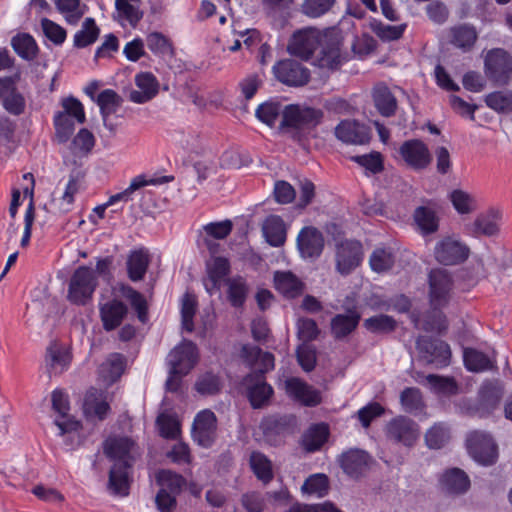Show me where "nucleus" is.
Here are the masks:
<instances>
[{
  "label": "nucleus",
  "instance_id": "nucleus-50",
  "mask_svg": "<svg viewBox=\"0 0 512 512\" xmlns=\"http://www.w3.org/2000/svg\"><path fill=\"white\" fill-rule=\"evenodd\" d=\"M448 199L460 215L470 214L475 210L474 197L462 189L452 190L448 195Z\"/></svg>",
  "mask_w": 512,
  "mask_h": 512
},
{
  "label": "nucleus",
  "instance_id": "nucleus-43",
  "mask_svg": "<svg viewBox=\"0 0 512 512\" xmlns=\"http://www.w3.org/2000/svg\"><path fill=\"white\" fill-rule=\"evenodd\" d=\"M149 265V257L144 250L134 251L127 261L128 276L132 281H140L145 276Z\"/></svg>",
  "mask_w": 512,
  "mask_h": 512
},
{
  "label": "nucleus",
  "instance_id": "nucleus-34",
  "mask_svg": "<svg viewBox=\"0 0 512 512\" xmlns=\"http://www.w3.org/2000/svg\"><path fill=\"white\" fill-rule=\"evenodd\" d=\"M373 101L378 112L384 117H391L397 109V100L385 84H377L373 89Z\"/></svg>",
  "mask_w": 512,
  "mask_h": 512
},
{
  "label": "nucleus",
  "instance_id": "nucleus-6",
  "mask_svg": "<svg viewBox=\"0 0 512 512\" xmlns=\"http://www.w3.org/2000/svg\"><path fill=\"white\" fill-rule=\"evenodd\" d=\"M487 78L497 86H505L512 77V57L502 48L489 50L484 59Z\"/></svg>",
  "mask_w": 512,
  "mask_h": 512
},
{
  "label": "nucleus",
  "instance_id": "nucleus-30",
  "mask_svg": "<svg viewBox=\"0 0 512 512\" xmlns=\"http://www.w3.org/2000/svg\"><path fill=\"white\" fill-rule=\"evenodd\" d=\"M141 2L133 1H115L116 16L115 19L122 26L127 24L136 28L144 16V11L140 7Z\"/></svg>",
  "mask_w": 512,
  "mask_h": 512
},
{
  "label": "nucleus",
  "instance_id": "nucleus-36",
  "mask_svg": "<svg viewBox=\"0 0 512 512\" xmlns=\"http://www.w3.org/2000/svg\"><path fill=\"white\" fill-rule=\"evenodd\" d=\"M284 107L280 101L271 98L260 105L255 110V117L261 123L274 127L281 116L283 119Z\"/></svg>",
  "mask_w": 512,
  "mask_h": 512
},
{
  "label": "nucleus",
  "instance_id": "nucleus-10",
  "mask_svg": "<svg viewBox=\"0 0 512 512\" xmlns=\"http://www.w3.org/2000/svg\"><path fill=\"white\" fill-rule=\"evenodd\" d=\"M469 455L479 464L492 465L497 459V446L492 437L484 432L474 431L467 438Z\"/></svg>",
  "mask_w": 512,
  "mask_h": 512
},
{
  "label": "nucleus",
  "instance_id": "nucleus-63",
  "mask_svg": "<svg viewBox=\"0 0 512 512\" xmlns=\"http://www.w3.org/2000/svg\"><path fill=\"white\" fill-rule=\"evenodd\" d=\"M41 27L45 36L55 45H61L66 40V30L54 21L43 18L41 20Z\"/></svg>",
  "mask_w": 512,
  "mask_h": 512
},
{
  "label": "nucleus",
  "instance_id": "nucleus-58",
  "mask_svg": "<svg viewBox=\"0 0 512 512\" xmlns=\"http://www.w3.org/2000/svg\"><path fill=\"white\" fill-rule=\"evenodd\" d=\"M47 364L55 372H62L70 363V357L66 351L57 344H51L47 348Z\"/></svg>",
  "mask_w": 512,
  "mask_h": 512
},
{
  "label": "nucleus",
  "instance_id": "nucleus-62",
  "mask_svg": "<svg viewBox=\"0 0 512 512\" xmlns=\"http://www.w3.org/2000/svg\"><path fill=\"white\" fill-rule=\"evenodd\" d=\"M195 389L201 395H214L221 389L220 378L212 373L200 376L195 383Z\"/></svg>",
  "mask_w": 512,
  "mask_h": 512
},
{
  "label": "nucleus",
  "instance_id": "nucleus-37",
  "mask_svg": "<svg viewBox=\"0 0 512 512\" xmlns=\"http://www.w3.org/2000/svg\"><path fill=\"white\" fill-rule=\"evenodd\" d=\"M11 46L15 53L26 61L34 60L39 52L36 40L29 33H17L11 38Z\"/></svg>",
  "mask_w": 512,
  "mask_h": 512
},
{
  "label": "nucleus",
  "instance_id": "nucleus-32",
  "mask_svg": "<svg viewBox=\"0 0 512 512\" xmlns=\"http://www.w3.org/2000/svg\"><path fill=\"white\" fill-rule=\"evenodd\" d=\"M442 488L451 494H463L470 487V480L467 474L459 469L447 470L440 479Z\"/></svg>",
  "mask_w": 512,
  "mask_h": 512
},
{
  "label": "nucleus",
  "instance_id": "nucleus-3",
  "mask_svg": "<svg viewBox=\"0 0 512 512\" xmlns=\"http://www.w3.org/2000/svg\"><path fill=\"white\" fill-rule=\"evenodd\" d=\"M324 118V112L320 108L302 104H289L284 107L281 128L294 129L293 138L303 144L307 135H310Z\"/></svg>",
  "mask_w": 512,
  "mask_h": 512
},
{
  "label": "nucleus",
  "instance_id": "nucleus-12",
  "mask_svg": "<svg viewBox=\"0 0 512 512\" xmlns=\"http://www.w3.org/2000/svg\"><path fill=\"white\" fill-rule=\"evenodd\" d=\"M416 348L427 363L433 364L437 368L448 366L450 363V346L442 340L420 336L416 341Z\"/></svg>",
  "mask_w": 512,
  "mask_h": 512
},
{
  "label": "nucleus",
  "instance_id": "nucleus-41",
  "mask_svg": "<svg viewBox=\"0 0 512 512\" xmlns=\"http://www.w3.org/2000/svg\"><path fill=\"white\" fill-rule=\"evenodd\" d=\"M100 29L96 25L95 19L88 17L79 31L74 34L73 46L76 48H85L95 43L99 37Z\"/></svg>",
  "mask_w": 512,
  "mask_h": 512
},
{
  "label": "nucleus",
  "instance_id": "nucleus-2",
  "mask_svg": "<svg viewBox=\"0 0 512 512\" xmlns=\"http://www.w3.org/2000/svg\"><path fill=\"white\" fill-rule=\"evenodd\" d=\"M429 284V303L433 315V320L429 323L431 330L442 332L447 328L446 316L442 313L452 297L453 279L451 274L442 268L432 269L428 274Z\"/></svg>",
  "mask_w": 512,
  "mask_h": 512
},
{
  "label": "nucleus",
  "instance_id": "nucleus-57",
  "mask_svg": "<svg viewBox=\"0 0 512 512\" xmlns=\"http://www.w3.org/2000/svg\"><path fill=\"white\" fill-rule=\"evenodd\" d=\"M364 327L372 333H389L395 330L396 321L389 315H376L365 319Z\"/></svg>",
  "mask_w": 512,
  "mask_h": 512
},
{
  "label": "nucleus",
  "instance_id": "nucleus-8",
  "mask_svg": "<svg viewBox=\"0 0 512 512\" xmlns=\"http://www.w3.org/2000/svg\"><path fill=\"white\" fill-rule=\"evenodd\" d=\"M172 180L173 176L147 178L144 174L137 175L131 180L129 186L125 190L110 196L106 203L96 206L93 209V213L96 214L99 219H104L108 207L115 205L118 202H128L132 200V196L135 191L148 185H161L169 183Z\"/></svg>",
  "mask_w": 512,
  "mask_h": 512
},
{
  "label": "nucleus",
  "instance_id": "nucleus-13",
  "mask_svg": "<svg viewBox=\"0 0 512 512\" xmlns=\"http://www.w3.org/2000/svg\"><path fill=\"white\" fill-rule=\"evenodd\" d=\"M192 439L203 448H210L217 438V417L211 410L198 412L194 418Z\"/></svg>",
  "mask_w": 512,
  "mask_h": 512
},
{
  "label": "nucleus",
  "instance_id": "nucleus-46",
  "mask_svg": "<svg viewBox=\"0 0 512 512\" xmlns=\"http://www.w3.org/2000/svg\"><path fill=\"white\" fill-rule=\"evenodd\" d=\"M157 482L160 485V490L179 495L186 485L185 478L170 470H161L157 474Z\"/></svg>",
  "mask_w": 512,
  "mask_h": 512
},
{
  "label": "nucleus",
  "instance_id": "nucleus-44",
  "mask_svg": "<svg viewBox=\"0 0 512 512\" xmlns=\"http://www.w3.org/2000/svg\"><path fill=\"white\" fill-rule=\"evenodd\" d=\"M503 395V387L497 381H486L479 391L480 403L489 410H494Z\"/></svg>",
  "mask_w": 512,
  "mask_h": 512
},
{
  "label": "nucleus",
  "instance_id": "nucleus-51",
  "mask_svg": "<svg viewBox=\"0 0 512 512\" xmlns=\"http://www.w3.org/2000/svg\"><path fill=\"white\" fill-rule=\"evenodd\" d=\"M301 490L305 494L322 498L328 494L329 479L325 474H313L305 480Z\"/></svg>",
  "mask_w": 512,
  "mask_h": 512
},
{
  "label": "nucleus",
  "instance_id": "nucleus-33",
  "mask_svg": "<svg viewBox=\"0 0 512 512\" xmlns=\"http://www.w3.org/2000/svg\"><path fill=\"white\" fill-rule=\"evenodd\" d=\"M125 367V358L119 353L110 354L99 366V376L106 385L116 382L122 375Z\"/></svg>",
  "mask_w": 512,
  "mask_h": 512
},
{
  "label": "nucleus",
  "instance_id": "nucleus-60",
  "mask_svg": "<svg viewBox=\"0 0 512 512\" xmlns=\"http://www.w3.org/2000/svg\"><path fill=\"white\" fill-rule=\"evenodd\" d=\"M335 0H304L300 11L309 18H319L326 14Z\"/></svg>",
  "mask_w": 512,
  "mask_h": 512
},
{
  "label": "nucleus",
  "instance_id": "nucleus-27",
  "mask_svg": "<svg viewBox=\"0 0 512 512\" xmlns=\"http://www.w3.org/2000/svg\"><path fill=\"white\" fill-rule=\"evenodd\" d=\"M135 84L139 90H132L129 99L136 104H144L152 100L159 92V82L151 72H140L135 76Z\"/></svg>",
  "mask_w": 512,
  "mask_h": 512
},
{
  "label": "nucleus",
  "instance_id": "nucleus-45",
  "mask_svg": "<svg viewBox=\"0 0 512 512\" xmlns=\"http://www.w3.org/2000/svg\"><path fill=\"white\" fill-rule=\"evenodd\" d=\"M228 286L227 296L233 307H241L248 294V285L241 276H235L226 280Z\"/></svg>",
  "mask_w": 512,
  "mask_h": 512
},
{
  "label": "nucleus",
  "instance_id": "nucleus-19",
  "mask_svg": "<svg viewBox=\"0 0 512 512\" xmlns=\"http://www.w3.org/2000/svg\"><path fill=\"white\" fill-rule=\"evenodd\" d=\"M52 407L58 414L54 420V424L59 429V436H64L71 432L79 430L80 423L69 415L68 396L62 390H54L52 392Z\"/></svg>",
  "mask_w": 512,
  "mask_h": 512
},
{
  "label": "nucleus",
  "instance_id": "nucleus-49",
  "mask_svg": "<svg viewBox=\"0 0 512 512\" xmlns=\"http://www.w3.org/2000/svg\"><path fill=\"white\" fill-rule=\"evenodd\" d=\"M121 292L136 311L139 321L146 323L148 320V306L144 296L132 287L125 285L121 287Z\"/></svg>",
  "mask_w": 512,
  "mask_h": 512
},
{
  "label": "nucleus",
  "instance_id": "nucleus-56",
  "mask_svg": "<svg viewBox=\"0 0 512 512\" xmlns=\"http://www.w3.org/2000/svg\"><path fill=\"white\" fill-rule=\"evenodd\" d=\"M426 381L435 393L451 396L458 392L457 383L453 378L429 374Z\"/></svg>",
  "mask_w": 512,
  "mask_h": 512
},
{
  "label": "nucleus",
  "instance_id": "nucleus-48",
  "mask_svg": "<svg viewBox=\"0 0 512 512\" xmlns=\"http://www.w3.org/2000/svg\"><path fill=\"white\" fill-rule=\"evenodd\" d=\"M250 466L258 479L268 483L273 478L271 461L261 452L254 451L250 455Z\"/></svg>",
  "mask_w": 512,
  "mask_h": 512
},
{
  "label": "nucleus",
  "instance_id": "nucleus-14",
  "mask_svg": "<svg viewBox=\"0 0 512 512\" xmlns=\"http://www.w3.org/2000/svg\"><path fill=\"white\" fill-rule=\"evenodd\" d=\"M386 437L404 446H413L419 437V426L412 419L397 416L391 419L385 427Z\"/></svg>",
  "mask_w": 512,
  "mask_h": 512
},
{
  "label": "nucleus",
  "instance_id": "nucleus-39",
  "mask_svg": "<svg viewBox=\"0 0 512 512\" xmlns=\"http://www.w3.org/2000/svg\"><path fill=\"white\" fill-rule=\"evenodd\" d=\"M328 436L329 428L326 424L313 425L304 433L301 442L302 447L307 452H315L327 441Z\"/></svg>",
  "mask_w": 512,
  "mask_h": 512
},
{
  "label": "nucleus",
  "instance_id": "nucleus-38",
  "mask_svg": "<svg viewBox=\"0 0 512 512\" xmlns=\"http://www.w3.org/2000/svg\"><path fill=\"white\" fill-rule=\"evenodd\" d=\"M99 106L100 114L104 125L107 127V119L122 105V97L113 89H104L101 91L95 100Z\"/></svg>",
  "mask_w": 512,
  "mask_h": 512
},
{
  "label": "nucleus",
  "instance_id": "nucleus-52",
  "mask_svg": "<svg viewBox=\"0 0 512 512\" xmlns=\"http://www.w3.org/2000/svg\"><path fill=\"white\" fill-rule=\"evenodd\" d=\"M450 439V430L445 423H436L425 434V441L429 448L439 449Z\"/></svg>",
  "mask_w": 512,
  "mask_h": 512
},
{
  "label": "nucleus",
  "instance_id": "nucleus-20",
  "mask_svg": "<svg viewBox=\"0 0 512 512\" xmlns=\"http://www.w3.org/2000/svg\"><path fill=\"white\" fill-rule=\"evenodd\" d=\"M284 386L286 394L304 406L314 407L322 401L321 392L300 378H288Z\"/></svg>",
  "mask_w": 512,
  "mask_h": 512
},
{
  "label": "nucleus",
  "instance_id": "nucleus-64",
  "mask_svg": "<svg viewBox=\"0 0 512 512\" xmlns=\"http://www.w3.org/2000/svg\"><path fill=\"white\" fill-rule=\"evenodd\" d=\"M159 433L163 438L175 439L180 432L178 422L170 415L160 414L156 420Z\"/></svg>",
  "mask_w": 512,
  "mask_h": 512
},
{
  "label": "nucleus",
  "instance_id": "nucleus-5",
  "mask_svg": "<svg viewBox=\"0 0 512 512\" xmlns=\"http://www.w3.org/2000/svg\"><path fill=\"white\" fill-rule=\"evenodd\" d=\"M335 241V268L341 275H349L363 260L362 243L354 239H340L333 237Z\"/></svg>",
  "mask_w": 512,
  "mask_h": 512
},
{
  "label": "nucleus",
  "instance_id": "nucleus-18",
  "mask_svg": "<svg viewBox=\"0 0 512 512\" xmlns=\"http://www.w3.org/2000/svg\"><path fill=\"white\" fill-rule=\"evenodd\" d=\"M468 246L456 238L446 237L435 246L436 260L443 265H457L469 256Z\"/></svg>",
  "mask_w": 512,
  "mask_h": 512
},
{
  "label": "nucleus",
  "instance_id": "nucleus-42",
  "mask_svg": "<svg viewBox=\"0 0 512 512\" xmlns=\"http://www.w3.org/2000/svg\"><path fill=\"white\" fill-rule=\"evenodd\" d=\"M451 43L462 49L469 51L477 40V32L473 26L462 24L451 29Z\"/></svg>",
  "mask_w": 512,
  "mask_h": 512
},
{
  "label": "nucleus",
  "instance_id": "nucleus-15",
  "mask_svg": "<svg viewBox=\"0 0 512 512\" xmlns=\"http://www.w3.org/2000/svg\"><path fill=\"white\" fill-rule=\"evenodd\" d=\"M399 154L405 164L414 171H423L432 162L428 146L420 139L404 141L399 148Z\"/></svg>",
  "mask_w": 512,
  "mask_h": 512
},
{
  "label": "nucleus",
  "instance_id": "nucleus-40",
  "mask_svg": "<svg viewBox=\"0 0 512 512\" xmlns=\"http://www.w3.org/2000/svg\"><path fill=\"white\" fill-rule=\"evenodd\" d=\"M463 358L465 367L469 371L482 372L495 367V358H490L485 353L473 348L465 349Z\"/></svg>",
  "mask_w": 512,
  "mask_h": 512
},
{
  "label": "nucleus",
  "instance_id": "nucleus-17",
  "mask_svg": "<svg viewBox=\"0 0 512 512\" xmlns=\"http://www.w3.org/2000/svg\"><path fill=\"white\" fill-rule=\"evenodd\" d=\"M198 360L197 346L189 340H183L168 355L172 373L188 374Z\"/></svg>",
  "mask_w": 512,
  "mask_h": 512
},
{
  "label": "nucleus",
  "instance_id": "nucleus-11",
  "mask_svg": "<svg viewBox=\"0 0 512 512\" xmlns=\"http://www.w3.org/2000/svg\"><path fill=\"white\" fill-rule=\"evenodd\" d=\"M272 72L279 82L290 87L304 86L310 80L309 69L292 59L276 62L272 67Z\"/></svg>",
  "mask_w": 512,
  "mask_h": 512
},
{
  "label": "nucleus",
  "instance_id": "nucleus-47",
  "mask_svg": "<svg viewBox=\"0 0 512 512\" xmlns=\"http://www.w3.org/2000/svg\"><path fill=\"white\" fill-rule=\"evenodd\" d=\"M485 104L497 113L512 112V91H494L485 96Z\"/></svg>",
  "mask_w": 512,
  "mask_h": 512
},
{
  "label": "nucleus",
  "instance_id": "nucleus-1",
  "mask_svg": "<svg viewBox=\"0 0 512 512\" xmlns=\"http://www.w3.org/2000/svg\"><path fill=\"white\" fill-rule=\"evenodd\" d=\"M105 455L114 461L109 472L108 489L115 495L129 494V468L133 462L135 443L128 437H109L104 442Z\"/></svg>",
  "mask_w": 512,
  "mask_h": 512
},
{
  "label": "nucleus",
  "instance_id": "nucleus-29",
  "mask_svg": "<svg viewBox=\"0 0 512 512\" xmlns=\"http://www.w3.org/2000/svg\"><path fill=\"white\" fill-rule=\"evenodd\" d=\"M242 357L250 366H257L259 376L274 369V356L270 352H263L259 347L253 345H244L241 350Z\"/></svg>",
  "mask_w": 512,
  "mask_h": 512
},
{
  "label": "nucleus",
  "instance_id": "nucleus-55",
  "mask_svg": "<svg viewBox=\"0 0 512 512\" xmlns=\"http://www.w3.org/2000/svg\"><path fill=\"white\" fill-rule=\"evenodd\" d=\"M197 309V300L193 294L185 293L181 299V322L187 332L194 330V316Z\"/></svg>",
  "mask_w": 512,
  "mask_h": 512
},
{
  "label": "nucleus",
  "instance_id": "nucleus-53",
  "mask_svg": "<svg viewBox=\"0 0 512 512\" xmlns=\"http://www.w3.org/2000/svg\"><path fill=\"white\" fill-rule=\"evenodd\" d=\"M56 138L59 143H66L75 130V120L65 113L56 112L53 117Z\"/></svg>",
  "mask_w": 512,
  "mask_h": 512
},
{
  "label": "nucleus",
  "instance_id": "nucleus-28",
  "mask_svg": "<svg viewBox=\"0 0 512 512\" xmlns=\"http://www.w3.org/2000/svg\"><path fill=\"white\" fill-rule=\"evenodd\" d=\"M344 307L347 314H337L331 321V330L337 339L344 338L354 331L361 319V315L355 305L352 307L345 305Z\"/></svg>",
  "mask_w": 512,
  "mask_h": 512
},
{
  "label": "nucleus",
  "instance_id": "nucleus-7",
  "mask_svg": "<svg viewBox=\"0 0 512 512\" xmlns=\"http://www.w3.org/2000/svg\"><path fill=\"white\" fill-rule=\"evenodd\" d=\"M323 34L316 28L307 27L295 31L288 43L290 55L308 61L315 51L322 46Z\"/></svg>",
  "mask_w": 512,
  "mask_h": 512
},
{
  "label": "nucleus",
  "instance_id": "nucleus-54",
  "mask_svg": "<svg viewBox=\"0 0 512 512\" xmlns=\"http://www.w3.org/2000/svg\"><path fill=\"white\" fill-rule=\"evenodd\" d=\"M400 401L403 409L408 413L418 414L424 408L421 392L414 387L405 388L401 392Z\"/></svg>",
  "mask_w": 512,
  "mask_h": 512
},
{
  "label": "nucleus",
  "instance_id": "nucleus-16",
  "mask_svg": "<svg viewBox=\"0 0 512 512\" xmlns=\"http://www.w3.org/2000/svg\"><path fill=\"white\" fill-rule=\"evenodd\" d=\"M0 104L12 116H20L26 111V99L11 76L0 77Z\"/></svg>",
  "mask_w": 512,
  "mask_h": 512
},
{
  "label": "nucleus",
  "instance_id": "nucleus-9",
  "mask_svg": "<svg viewBox=\"0 0 512 512\" xmlns=\"http://www.w3.org/2000/svg\"><path fill=\"white\" fill-rule=\"evenodd\" d=\"M296 417L294 415H269L260 423L265 442L270 445H279L284 438L294 433Z\"/></svg>",
  "mask_w": 512,
  "mask_h": 512
},
{
  "label": "nucleus",
  "instance_id": "nucleus-59",
  "mask_svg": "<svg viewBox=\"0 0 512 512\" xmlns=\"http://www.w3.org/2000/svg\"><path fill=\"white\" fill-rule=\"evenodd\" d=\"M369 264L373 271L378 273L384 272L392 268L394 256L390 250L377 248L371 254Z\"/></svg>",
  "mask_w": 512,
  "mask_h": 512
},
{
  "label": "nucleus",
  "instance_id": "nucleus-22",
  "mask_svg": "<svg viewBox=\"0 0 512 512\" xmlns=\"http://www.w3.org/2000/svg\"><path fill=\"white\" fill-rule=\"evenodd\" d=\"M206 272L204 287L209 295H213L220 290L222 282L230 273V262L225 257H213L206 263Z\"/></svg>",
  "mask_w": 512,
  "mask_h": 512
},
{
  "label": "nucleus",
  "instance_id": "nucleus-26",
  "mask_svg": "<svg viewBox=\"0 0 512 512\" xmlns=\"http://www.w3.org/2000/svg\"><path fill=\"white\" fill-rule=\"evenodd\" d=\"M247 397L254 409L264 407L273 395V388L258 374H249L244 380Z\"/></svg>",
  "mask_w": 512,
  "mask_h": 512
},
{
  "label": "nucleus",
  "instance_id": "nucleus-25",
  "mask_svg": "<svg viewBox=\"0 0 512 512\" xmlns=\"http://www.w3.org/2000/svg\"><path fill=\"white\" fill-rule=\"evenodd\" d=\"M297 243L304 258H317L324 248L323 235L314 226H303L298 234Z\"/></svg>",
  "mask_w": 512,
  "mask_h": 512
},
{
  "label": "nucleus",
  "instance_id": "nucleus-23",
  "mask_svg": "<svg viewBox=\"0 0 512 512\" xmlns=\"http://www.w3.org/2000/svg\"><path fill=\"white\" fill-rule=\"evenodd\" d=\"M372 459L361 449H350L343 452L339 462L343 471L351 478H359L369 469Z\"/></svg>",
  "mask_w": 512,
  "mask_h": 512
},
{
  "label": "nucleus",
  "instance_id": "nucleus-31",
  "mask_svg": "<svg viewBox=\"0 0 512 512\" xmlns=\"http://www.w3.org/2000/svg\"><path fill=\"white\" fill-rule=\"evenodd\" d=\"M275 288L286 298H296L303 293V282L290 271H277L274 274Z\"/></svg>",
  "mask_w": 512,
  "mask_h": 512
},
{
  "label": "nucleus",
  "instance_id": "nucleus-24",
  "mask_svg": "<svg viewBox=\"0 0 512 512\" xmlns=\"http://www.w3.org/2000/svg\"><path fill=\"white\" fill-rule=\"evenodd\" d=\"M99 314L104 330L113 331L122 324L128 314V307L114 298L99 304Z\"/></svg>",
  "mask_w": 512,
  "mask_h": 512
},
{
  "label": "nucleus",
  "instance_id": "nucleus-35",
  "mask_svg": "<svg viewBox=\"0 0 512 512\" xmlns=\"http://www.w3.org/2000/svg\"><path fill=\"white\" fill-rule=\"evenodd\" d=\"M84 410L86 414L94 415L99 420L105 419L110 411V406L106 401L104 392L98 391L95 388L87 391L84 399Z\"/></svg>",
  "mask_w": 512,
  "mask_h": 512
},
{
  "label": "nucleus",
  "instance_id": "nucleus-4",
  "mask_svg": "<svg viewBox=\"0 0 512 512\" xmlns=\"http://www.w3.org/2000/svg\"><path fill=\"white\" fill-rule=\"evenodd\" d=\"M98 285L92 268L78 267L71 276L68 288V300L76 305H85L93 296Z\"/></svg>",
  "mask_w": 512,
  "mask_h": 512
},
{
  "label": "nucleus",
  "instance_id": "nucleus-61",
  "mask_svg": "<svg viewBox=\"0 0 512 512\" xmlns=\"http://www.w3.org/2000/svg\"><path fill=\"white\" fill-rule=\"evenodd\" d=\"M352 160L364 167L371 174H379L384 169L383 159L379 152H371L364 155H356Z\"/></svg>",
  "mask_w": 512,
  "mask_h": 512
},
{
  "label": "nucleus",
  "instance_id": "nucleus-21",
  "mask_svg": "<svg viewBox=\"0 0 512 512\" xmlns=\"http://www.w3.org/2000/svg\"><path fill=\"white\" fill-rule=\"evenodd\" d=\"M335 136L347 144L364 145L370 141L371 131L365 124L346 119L335 127Z\"/></svg>",
  "mask_w": 512,
  "mask_h": 512
}]
</instances>
